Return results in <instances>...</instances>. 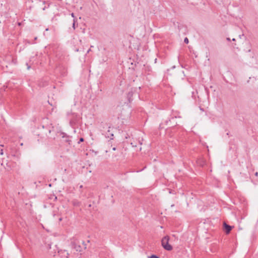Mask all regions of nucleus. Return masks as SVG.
Listing matches in <instances>:
<instances>
[{
    "label": "nucleus",
    "instance_id": "obj_4",
    "mask_svg": "<svg viewBox=\"0 0 258 258\" xmlns=\"http://www.w3.org/2000/svg\"><path fill=\"white\" fill-rule=\"evenodd\" d=\"M224 227L227 234L229 233L232 229V227L226 223H224Z\"/></svg>",
    "mask_w": 258,
    "mask_h": 258
},
{
    "label": "nucleus",
    "instance_id": "obj_11",
    "mask_svg": "<svg viewBox=\"0 0 258 258\" xmlns=\"http://www.w3.org/2000/svg\"><path fill=\"white\" fill-rule=\"evenodd\" d=\"M149 258H159V257L157 256L156 255L153 254L151 256H150Z\"/></svg>",
    "mask_w": 258,
    "mask_h": 258
},
{
    "label": "nucleus",
    "instance_id": "obj_18",
    "mask_svg": "<svg viewBox=\"0 0 258 258\" xmlns=\"http://www.w3.org/2000/svg\"><path fill=\"white\" fill-rule=\"evenodd\" d=\"M90 51H91V49L90 48L88 50L87 53H88Z\"/></svg>",
    "mask_w": 258,
    "mask_h": 258
},
{
    "label": "nucleus",
    "instance_id": "obj_1",
    "mask_svg": "<svg viewBox=\"0 0 258 258\" xmlns=\"http://www.w3.org/2000/svg\"><path fill=\"white\" fill-rule=\"evenodd\" d=\"M170 238L169 236L166 235L164 236L161 240V245L163 247L168 251H170L173 249L172 246L169 244Z\"/></svg>",
    "mask_w": 258,
    "mask_h": 258
},
{
    "label": "nucleus",
    "instance_id": "obj_3",
    "mask_svg": "<svg viewBox=\"0 0 258 258\" xmlns=\"http://www.w3.org/2000/svg\"><path fill=\"white\" fill-rule=\"evenodd\" d=\"M60 135H61L62 138L64 139L63 141L64 142L68 143L69 145L71 144L72 141L70 140V137L69 136L63 132H61Z\"/></svg>",
    "mask_w": 258,
    "mask_h": 258
},
{
    "label": "nucleus",
    "instance_id": "obj_23",
    "mask_svg": "<svg viewBox=\"0 0 258 258\" xmlns=\"http://www.w3.org/2000/svg\"><path fill=\"white\" fill-rule=\"evenodd\" d=\"M168 120H166V124H167V123H168Z\"/></svg>",
    "mask_w": 258,
    "mask_h": 258
},
{
    "label": "nucleus",
    "instance_id": "obj_7",
    "mask_svg": "<svg viewBox=\"0 0 258 258\" xmlns=\"http://www.w3.org/2000/svg\"><path fill=\"white\" fill-rule=\"evenodd\" d=\"M73 204L75 206H80V202L77 201H73Z\"/></svg>",
    "mask_w": 258,
    "mask_h": 258
},
{
    "label": "nucleus",
    "instance_id": "obj_24",
    "mask_svg": "<svg viewBox=\"0 0 258 258\" xmlns=\"http://www.w3.org/2000/svg\"><path fill=\"white\" fill-rule=\"evenodd\" d=\"M82 187H83V185H80V188H82Z\"/></svg>",
    "mask_w": 258,
    "mask_h": 258
},
{
    "label": "nucleus",
    "instance_id": "obj_25",
    "mask_svg": "<svg viewBox=\"0 0 258 258\" xmlns=\"http://www.w3.org/2000/svg\"><path fill=\"white\" fill-rule=\"evenodd\" d=\"M235 39L234 38L232 39V41H235Z\"/></svg>",
    "mask_w": 258,
    "mask_h": 258
},
{
    "label": "nucleus",
    "instance_id": "obj_21",
    "mask_svg": "<svg viewBox=\"0 0 258 258\" xmlns=\"http://www.w3.org/2000/svg\"><path fill=\"white\" fill-rule=\"evenodd\" d=\"M58 220H59V221H61L62 220V218H59Z\"/></svg>",
    "mask_w": 258,
    "mask_h": 258
},
{
    "label": "nucleus",
    "instance_id": "obj_8",
    "mask_svg": "<svg viewBox=\"0 0 258 258\" xmlns=\"http://www.w3.org/2000/svg\"><path fill=\"white\" fill-rule=\"evenodd\" d=\"M77 21L75 19H74L73 20V27L74 28V29H75V23Z\"/></svg>",
    "mask_w": 258,
    "mask_h": 258
},
{
    "label": "nucleus",
    "instance_id": "obj_10",
    "mask_svg": "<svg viewBox=\"0 0 258 258\" xmlns=\"http://www.w3.org/2000/svg\"><path fill=\"white\" fill-rule=\"evenodd\" d=\"M177 124V122H174V121H173V123H172V122H171V124L170 125H171V126H176Z\"/></svg>",
    "mask_w": 258,
    "mask_h": 258
},
{
    "label": "nucleus",
    "instance_id": "obj_13",
    "mask_svg": "<svg viewBox=\"0 0 258 258\" xmlns=\"http://www.w3.org/2000/svg\"><path fill=\"white\" fill-rule=\"evenodd\" d=\"M84 141V139L83 138H81L78 142V143L80 144L81 142H82Z\"/></svg>",
    "mask_w": 258,
    "mask_h": 258
},
{
    "label": "nucleus",
    "instance_id": "obj_6",
    "mask_svg": "<svg viewBox=\"0 0 258 258\" xmlns=\"http://www.w3.org/2000/svg\"><path fill=\"white\" fill-rule=\"evenodd\" d=\"M133 92H129L127 94V98H128V100L129 101V102H131L132 100H131V97L133 96Z\"/></svg>",
    "mask_w": 258,
    "mask_h": 258
},
{
    "label": "nucleus",
    "instance_id": "obj_16",
    "mask_svg": "<svg viewBox=\"0 0 258 258\" xmlns=\"http://www.w3.org/2000/svg\"><path fill=\"white\" fill-rule=\"evenodd\" d=\"M71 16H72V17H73V18H74V19H75V15H74V14L73 13H72L71 14Z\"/></svg>",
    "mask_w": 258,
    "mask_h": 258
},
{
    "label": "nucleus",
    "instance_id": "obj_9",
    "mask_svg": "<svg viewBox=\"0 0 258 258\" xmlns=\"http://www.w3.org/2000/svg\"><path fill=\"white\" fill-rule=\"evenodd\" d=\"M176 118V117L175 116V117H171L170 118H169V121L171 122L172 121H173V120H174V119Z\"/></svg>",
    "mask_w": 258,
    "mask_h": 258
},
{
    "label": "nucleus",
    "instance_id": "obj_15",
    "mask_svg": "<svg viewBox=\"0 0 258 258\" xmlns=\"http://www.w3.org/2000/svg\"><path fill=\"white\" fill-rule=\"evenodd\" d=\"M82 243L84 245V248L86 249V244L85 243V242L84 241L82 242Z\"/></svg>",
    "mask_w": 258,
    "mask_h": 258
},
{
    "label": "nucleus",
    "instance_id": "obj_17",
    "mask_svg": "<svg viewBox=\"0 0 258 258\" xmlns=\"http://www.w3.org/2000/svg\"><path fill=\"white\" fill-rule=\"evenodd\" d=\"M131 144L132 145L133 147H136V145H134L133 143H132Z\"/></svg>",
    "mask_w": 258,
    "mask_h": 258
},
{
    "label": "nucleus",
    "instance_id": "obj_2",
    "mask_svg": "<svg viewBox=\"0 0 258 258\" xmlns=\"http://www.w3.org/2000/svg\"><path fill=\"white\" fill-rule=\"evenodd\" d=\"M108 128V130H107V132L105 134V137L112 140L114 137V135L112 132L113 128H111L110 126H109Z\"/></svg>",
    "mask_w": 258,
    "mask_h": 258
},
{
    "label": "nucleus",
    "instance_id": "obj_20",
    "mask_svg": "<svg viewBox=\"0 0 258 258\" xmlns=\"http://www.w3.org/2000/svg\"><path fill=\"white\" fill-rule=\"evenodd\" d=\"M1 155H3V150H1Z\"/></svg>",
    "mask_w": 258,
    "mask_h": 258
},
{
    "label": "nucleus",
    "instance_id": "obj_19",
    "mask_svg": "<svg viewBox=\"0 0 258 258\" xmlns=\"http://www.w3.org/2000/svg\"><path fill=\"white\" fill-rule=\"evenodd\" d=\"M112 150H113V151L116 150V148H115V147H113V148H112Z\"/></svg>",
    "mask_w": 258,
    "mask_h": 258
},
{
    "label": "nucleus",
    "instance_id": "obj_14",
    "mask_svg": "<svg viewBox=\"0 0 258 258\" xmlns=\"http://www.w3.org/2000/svg\"><path fill=\"white\" fill-rule=\"evenodd\" d=\"M26 65L27 66V69L29 70L30 68V66L28 63H26Z\"/></svg>",
    "mask_w": 258,
    "mask_h": 258
},
{
    "label": "nucleus",
    "instance_id": "obj_5",
    "mask_svg": "<svg viewBox=\"0 0 258 258\" xmlns=\"http://www.w3.org/2000/svg\"><path fill=\"white\" fill-rule=\"evenodd\" d=\"M72 245L74 247V248L76 250V251H82V248L80 245H78L75 242H72Z\"/></svg>",
    "mask_w": 258,
    "mask_h": 258
},
{
    "label": "nucleus",
    "instance_id": "obj_12",
    "mask_svg": "<svg viewBox=\"0 0 258 258\" xmlns=\"http://www.w3.org/2000/svg\"><path fill=\"white\" fill-rule=\"evenodd\" d=\"M184 42L185 43L187 44L188 43V39L187 37L184 38Z\"/></svg>",
    "mask_w": 258,
    "mask_h": 258
},
{
    "label": "nucleus",
    "instance_id": "obj_22",
    "mask_svg": "<svg viewBox=\"0 0 258 258\" xmlns=\"http://www.w3.org/2000/svg\"><path fill=\"white\" fill-rule=\"evenodd\" d=\"M227 40L228 41H230V39L229 38H227Z\"/></svg>",
    "mask_w": 258,
    "mask_h": 258
}]
</instances>
